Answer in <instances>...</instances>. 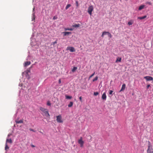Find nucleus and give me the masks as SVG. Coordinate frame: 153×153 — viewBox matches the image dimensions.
Listing matches in <instances>:
<instances>
[{
	"mask_svg": "<svg viewBox=\"0 0 153 153\" xmlns=\"http://www.w3.org/2000/svg\"><path fill=\"white\" fill-rule=\"evenodd\" d=\"M40 110L42 112V114L43 116H44L47 117H50V115L48 113V111L47 109L41 107L40 108Z\"/></svg>",
	"mask_w": 153,
	"mask_h": 153,
	"instance_id": "1",
	"label": "nucleus"
},
{
	"mask_svg": "<svg viewBox=\"0 0 153 153\" xmlns=\"http://www.w3.org/2000/svg\"><path fill=\"white\" fill-rule=\"evenodd\" d=\"M148 143L149 146L147 151V153H153V149L152 148L150 142L149 141H148Z\"/></svg>",
	"mask_w": 153,
	"mask_h": 153,
	"instance_id": "2",
	"label": "nucleus"
},
{
	"mask_svg": "<svg viewBox=\"0 0 153 153\" xmlns=\"http://www.w3.org/2000/svg\"><path fill=\"white\" fill-rule=\"evenodd\" d=\"M56 120L58 123H62L63 122V120L61 115L56 116Z\"/></svg>",
	"mask_w": 153,
	"mask_h": 153,
	"instance_id": "3",
	"label": "nucleus"
},
{
	"mask_svg": "<svg viewBox=\"0 0 153 153\" xmlns=\"http://www.w3.org/2000/svg\"><path fill=\"white\" fill-rule=\"evenodd\" d=\"M93 10V7L92 5H91L88 7V12L90 15H92V12Z\"/></svg>",
	"mask_w": 153,
	"mask_h": 153,
	"instance_id": "4",
	"label": "nucleus"
},
{
	"mask_svg": "<svg viewBox=\"0 0 153 153\" xmlns=\"http://www.w3.org/2000/svg\"><path fill=\"white\" fill-rule=\"evenodd\" d=\"M78 143L80 145V146L82 147L83 146V145L84 143V142L82 140V137H80V139L78 140Z\"/></svg>",
	"mask_w": 153,
	"mask_h": 153,
	"instance_id": "5",
	"label": "nucleus"
},
{
	"mask_svg": "<svg viewBox=\"0 0 153 153\" xmlns=\"http://www.w3.org/2000/svg\"><path fill=\"white\" fill-rule=\"evenodd\" d=\"M144 78L146 79L147 81H151L153 79V78L151 76H146L144 77Z\"/></svg>",
	"mask_w": 153,
	"mask_h": 153,
	"instance_id": "6",
	"label": "nucleus"
},
{
	"mask_svg": "<svg viewBox=\"0 0 153 153\" xmlns=\"http://www.w3.org/2000/svg\"><path fill=\"white\" fill-rule=\"evenodd\" d=\"M69 50L71 52H74L75 51V50L73 47H68V50Z\"/></svg>",
	"mask_w": 153,
	"mask_h": 153,
	"instance_id": "7",
	"label": "nucleus"
},
{
	"mask_svg": "<svg viewBox=\"0 0 153 153\" xmlns=\"http://www.w3.org/2000/svg\"><path fill=\"white\" fill-rule=\"evenodd\" d=\"M102 99L104 100H106V96L105 93H103L102 96Z\"/></svg>",
	"mask_w": 153,
	"mask_h": 153,
	"instance_id": "8",
	"label": "nucleus"
},
{
	"mask_svg": "<svg viewBox=\"0 0 153 153\" xmlns=\"http://www.w3.org/2000/svg\"><path fill=\"white\" fill-rule=\"evenodd\" d=\"M126 88V85L125 84H123L122 85V87L121 88V89L120 91V92L123 91Z\"/></svg>",
	"mask_w": 153,
	"mask_h": 153,
	"instance_id": "9",
	"label": "nucleus"
},
{
	"mask_svg": "<svg viewBox=\"0 0 153 153\" xmlns=\"http://www.w3.org/2000/svg\"><path fill=\"white\" fill-rule=\"evenodd\" d=\"M9 143L10 144L12 143V141L11 139H7L6 140V143Z\"/></svg>",
	"mask_w": 153,
	"mask_h": 153,
	"instance_id": "10",
	"label": "nucleus"
},
{
	"mask_svg": "<svg viewBox=\"0 0 153 153\" xmlns=\"http://www.w3.org/2000/svg\"><path fill=\"white\" fill-rule=\"evenodd\" d=\"M30 61H27L25 62L24 65L25 67L30 65Z\"/></svg>",
	"mask_w": 153,
	"mask_h": 153,
	"instance_id": "11",
	"label": "nucleus"
},
{
	"mask_svg": "<svg viewBox=\"0 0 153 153\" xmlns=\"http://www.w3.org/2000/svg\"><path fill=\"white\" fill-rule=\"evenodd\" d=\"M80 26V25L79 24H75L74 25H72V27H73L74 28V27L75 28H77L79 27Z\"/></svg>",
	"mask_w": 153,
	"mask_h": 153,
	"instance_id": "12",
	"label": "nucleus"
},
{
	"mask_svg": "<svg viewBox=\"0 0 153 153\" xmlns=\"http://www.w3.org/2000/svg\"><path fill=\"white\" fill-rule=\"evenodd\" d=\"M146 17H147V16L145 15V16H143V17H138L137 18V19H141V20H142V19H145Z\"/></svg>",
	"mask_w": 153,
	"mask_h": 153,
	"instance_id": "13",
	"label": "nucleus"
},
{
	"mask_svg": "<svg viewBox=\"0 0 153 153\" xmlns=\"http://www.w3.org/2000/svg\"><path fill=\"white\" fill-rule=\"evenodd\" d=\"M121 58L120 57H118L117 59L115 62H121Z\"/></svg>",
	"mask_w": 153,
	"mask_h": 153,
	"instance_id": "14",
	"label": "nucleus"
},
{
	"mask_svg": "<svg viewBox=\"0 0 153 153\" xmlns=\"http://www.w3.org/2000/svg\"><path fill=\"white\" fill-rule=\"evenodd\" d=\"M73 102L71 101L70 102L69 104L68 105V106L69 107H71L73 105Z\"/></svg>",
	"mask_w": 153,
	"mask_h": 153,
	"instance_id": "15",
	"label": "nucleus"
},
{
	"mask_svg": "<svg viewBox=\"0 0 153 153\" xmlns=\"http://www.w3.org/2000/svg\"><path fill=\"white\" fill-rule=\"evenodd\" d=\"M16 123L18 124V123H23V121L22 120H20L19 121H17L16 120Z\"/></svg>",
	"mask_w": 153,
	"mask_h": 153,
	"instance_id": "16",
	"label": "nucleus"
},
{
	"mask_svg": "<svg viewBox=\"0 0 153 153\" xmlns=\"http://www.w3.org/2000/svg\"><path fill=\"white\" fill-rule=\"evenodd\" d=\"M144 5H141L139 7V9H138L139 10H141L143 9V8H144Z\"/></svg>",
	"mask_w": 153,
	"mask_h": 153,
	"instance_id": "17",
	"label": "nucleus"
},
{
	"mask_svg": "<svg viewBox=\"0 0 153 153\" xmlns=\"http://www.w3.org/2000/svg\"><path fill=\"white\" fill-rule=\"evenodd\" d=\"M77 69V67H73V69H72V72H74Z\"/></svg>",
	"mask_w": 153,
	"mask_h": 153,
	"instance_id": "18",
	"label": "nucleus"
},
{
	"mask_svg": "<svg viewBox=\"0 0 153 153\" xmlns=\"http://www.w3.org/2000/svg\"><path fill=\"white\" fill-rule=\"evenodd\" d=\"M9 147L7 146V143L5 144V150H7V149H9Z\"/></svg>",
	"mask_w": 153,
	"mask_h": 153,
	"instance_id": "19",
	"label": "nucleus"
},
{
	"mask_svg": "<svg viewBox=\"0 0 153 153\" xmlns=\"http://www.w3.org/2000/svg\"><path fill=\"white\" fill-rule=\"evenodd\" d=\"M74 28L73 27L71 28H68V30H73Z\"/></svg>",
	"mask_w": 153,
	"mask_h": 153,
	"instance_id": "20",
	"label": "nucleus"
},
{
	"mask_svg": "<svg viewBox=\"0 0 153 153\" xmlns=\"http://www.w3.org/2000/svg\"><path fill=\"white\" fill-rule=\"evenodd\" d=\"M98 76H96L94 79L93 80V82H94L96 80H97L98 79Z\"/></svg>",
	"mask_w": 153,
	"mask_h": 153,
	"instance_id": "21",
	"label": "nucleus"
},
{
	"mask_svg": "<svg viewBox=\"0 0 153 153\" xmlns=\"http://www.w3.org/2000/svg\"><path fill=\"white\" fill-rule=\"evenodd\" d=\"M107 35H108V36L110 38H111L112 37V35H111V34L108 32V33Z\"/></svg>",
	"mask_w": 153,
	"mask_h": 153,
	"instance_id": "22",
	"label": "nucleus"
},
{
	"mask_svg": "<svg viewBox=\"0 0 153 153\" xmlns=\"http://www.w3.org/2000/svg\"><path fill=\"white\" fill-rule=\"evenodd\" d=\"M98 94H99V93L97 92H94V95L95 96H96L98 95Z\"/></svg>",
	"mask_w": 153,
	"mask_h": 153,
	"instance_id": "23",
	"label": "nucleus"
},
{
	"mask_svg": "<svg viewBox=\"0 0 153 153\" xmlns=\"http://www.w3.org/2000/svg\"><path fill=\"white\" fill-rule=\"evenodd\" d=\"M146 4H148L149 5H152V3L151 2H146Z\"/></svg>",
	"mask_w": 153,
	"mask_h": 153,
	"instance_id": "24",
	"label": "nucleus"
},
{
	"mask_svg": "<svg viewBox=\"0 0 153 153\" xmlns=\"http://www.w3.org/2000/svg\"><path fill=\"white\" fill-rule=\"evenodd\" d=\"M95 72H94L93 74H92L89 77V79H90L95 74Z\"/></svg>",
	"mask_w": 153,
	"mask_h": 153,
	"instance_id": "25",
	"label": "nucleus"
},
{
	"mask_svg": "<svg viewBox=\"0 0 153 153\" xmlns=\"http://www.w3.org/2000/svg\"><path fill=\"white\" fill-rule=\"evenodd\" d=\"M132 22H129L128 23V25H132Z\"/></svg>",
	"mask_w": 153,
	"mask_h": 153,
	"instance_id": "26",
	"label": "nucleus"
},
{
	"mask_svg": "<svg viewBox=\"0 0 153 153\" xmlns=\"http://www.w3.org/2000/svg\"><path fill=\"white\" fill-rule=\"evenodd\" d=\"M113 92V91L112 90H110L109 92V94H110L111 95L112 94Z\"/></svg>",
	"mask_w": 153,
	"mask_h": 153,
	"instance_id": "27",
	"label": "nucleus"
},
{
	"mask_svg": "<svg viewBox=\"0 0 153 153\" xmlns=\"http://www.w3.org/2000/svg\"><path fill=\"white\" fill-rule=\"evenodd\" d=\"M76 6L77 7H78V2L77 1H76Z\"/></svg>",
	"mask_w": 153,
	"mask_h": 153,
	"instance_id": "28",
	"label": "nucleus"
},
{
	"mask_svg": "<svg viewBox=\"0 0 153 153\" xmlns=\"http://www.w3.org/2000/svg\"><path fill=\"white\" fill-rule=\"evenodd\" d=\"M108 32L104 31V32H103L102 33H103V34H104V35H106L107 34Z\"/></svg>",
	"mask_w": 153,
	"mask_h": 153,
	"instance_id": "29",
	"label": "nucleus"
},
{
	"mask_svg": "<svg viewBox=\"0 0 153 153\" xmlns=\"http://www.w3.org/2000/svg\"><path fill=\"white\" fill-rule=\"evenodd\" d=\"M47 105H48L50 106V105H51V103L50 102L48 101V102H47Z\"/></svg>",
	"mask_w": 153,
	"mask_h": 153,
	"instance_id": "30",
	"label": "nucleus"
},
{
	"mask_svg": "<svg viewBox=\"0 0 153 153\" xmlns=\"http://www.w3.org/2000/svg\"><path fill=\"white\" fill-rule=\"evenodd\" d=\"M63 33L64 34V36H66V34H67V32H65L62 33Z\"/></svg>",
	"mask_w": 153,
	"mask_h": 153,
	"instance_id": "31",
	"label": "nucleus"
},
{
	"mask_svg": "<svg viewBox=\"0 0 153 153\" xmlns=\"http://www.w3.org/2000/svg\"><path fill=\"white\" fill-rule=\"evenodd\" d=\"M29 130H30V131H33L34 132H35V131H34L33 129H31V128H30V129H29Z\"/></svg>",
	"mask_w": 153,
	"mask_h": 153,
	"instance_id": "32",
	"label": "nucleus"
},
{
	"mask_svg": "<svg viewBox=\"0 0 153 153\" xmlns=\"http://www.w3.org/2000/svg\"><path fill=\"white\" fill-rule=\"evenodd\" d=\"M72 97L71 96H68V99H71Z\"/></svg>",
	"mask_w": 153,
	"mask_h": 153,
	"instance_id": "33",
	"label": "nucleus"
},
{
	"mask_svg": "<svg viewBox=\"0 0 153 153\" xmlns=\"http://www.w3.org/2000/svg\"><path fill=\"white\" fill-rule=\"evenodd\" d=\"M56 43H57V42L56 41L54 42H52V44H53V45H54Z\"/></svg>",
	"mask_w": 153,
	"mask_h": 153,
	"instance_id": "34",
	"label": "nucleus"
},
{
	"mask_svg": "<svg viewBox=\"0 0 153 153\" xmlns=\"http://www.w3.org/2000/svg\"><path fill=\"white\" fill-rule=\"evenodd\" d=\"M35 19V15H34L33 16V18H32V20H34Z\"/></svg>",
	"mask_w": 153,
	"mask_h": 153,
	"instance_id": "35",
	"label": "nucleus"
},
{
	"mask_svg": "<svg viewBox=\"0 0 153 153\" xmlns=\"http://www.w3.org/2000/svg\"><path fill=\"white\" fill-rule=\"evenodd\" d=\"M57 19V17L55 16H54L53 18V20H55V19Z\"/></svg>",
	"mask_w": 153,
	"mask_h": 153,
	"instance_id": "36",
	"label": "nucleus"
},
{
	"mask_svg": "<svg viewBox=\"0 0 153 153\" xmlns=\"http://www.w3.org/2000/svg\"><path fill=\"white\" fill-rule=\"evenodd\" d=\"M79 99L80 100V101L81 102H82V97H79Z\"/></svg>",
	"mask_w": 153,
	"mask_h": 153,
	"instance_id": "37",
	"label": "nucleus"
},
{
	"mask_svg": "<svg viewBox=\"0 0 153 153\" xmlns=\"http://www.w3.org/2000/svg\"><path fill=\"white\" fill-rule=\"evenodd\" d=\"M71 6L70 4H68V8Z\"/></svg>",
	"mask_w": 153,
	"mask_h": 153,
	"instance_id": "38",
	"label": "nucleus"
},
{
	"mask_svg": "<svg viewBox=\"0 0 153 153\" xmlns=\"http://www.w3.org/2000/svg\"><path fill=\"white\" fill-rule=\"evenodd\" d=\"M59 84H60L61 83V80L60 79H59Z\"/></svg>",
	"mask_w": 153,
	"mask_h": 153,
	"instance_id": "39",
	"label": "nucleus"
},
{
	"mask_svg": "<svg viewBox=\"0 0 153 153\" xmlns=\"http://www.w3.org/2000/svg\"><path fill=\"white\" fill-rule=\"evenodd\" d=\"M150 87V85H147V88L148 89L149 87Z\"/></svg>",
	"mask_w": 153,
	"mask_h": 153,
	"instance_id": "40",
	"label": "nucleus"
},
{
	"mask_svg": "<svg viewBox=\"0 0 153 153\" xmlns=\"http://www.w3.org/2000/svg\"><path fill=\"white\" fill-rule=\"evenodd\" d=\"M31 146L32 147H35V146L33 145V144L31 145Z\"/></svg>",
	"mask_w": 153,
	"mask_h": 153,
	"instance_id": "41",
	"label": "nucleus"
},
{
	"mask_svg": "<svg viewBox=\"0 0 153 153\" xmlns=\"http://www.w3.org/2000/svg\"><path fill=\"white\" fill-rule=\"evenodd\" d=\"M71 32H68V35H69V34H71Z\"/></svg>",
	"mask_w": 153,
	"mask_h": 153,
	"instance_id": "42",
	"label": "nucleus"
},
{
	"mask_svg": "<svg viewBox=\"0 0 153 153\" xmlns=\"http://www.w3.org/2000/svg\"><path fill=\"white\" fill-rule=\"evenodd\" d=\"M11 135V134H8V137H9Z\"/></svg>",
	"mask_w": 153,
	"mask_h": 153,
	"instance_id": "43",
	"label": "nucleus"
},
{
	"mask_svg": "<svg viewBox=\"0 0 153 153\" xmlns=\"http://www.w3.org/2000/svg\"><path fill=\"white\" fill-rule=\"evenodd\" d=\"M104 35L103 34V33H102L101 36L102 37H104Z\"/></svg>",
	"mask_w": 153,
	"mask_h": 153,
	"instance_id": "44",
	"label": "nucleus"
},
{
	"mask_svg": "<svg viewBox=\"0 0 153 153\" xmlns=\"http://www.w3.org/2000/svg\"><path fill=\"white\" fill-rule=\"evenodd\" d=\"M65 97L66 99H67V95H66L65 96Z\"/></svg>",
	"mask_w": 153,
	"mask_h": 153,
	"instance_id": "45",
	"label": "nucleus"
},
{
	"mask_svg": "<svg viewBox=\"0 0 153 153\" xmlns=\"http://www.w3.org/2000/svg\"><path fill=\"white\" fill-rule=\"evenodd\" d=\"M65 9H67V5L65 7Z\"/></svg>",
	"mask_w": 153,
	"mask_h": 153,
	"instance_id": "46",
	"label": "nucleus"
},
{
	"mask_svg": "<svg viewBox=\"0 0 153 153\" xmlns=\"http://www.w3.org/2000/svg\"><path fill=\"white\" fill-rule=\"evenodd\" d=\"M28 72H30V70H28Z\"/></svg>",
	"mask_w": 153,
	"mask_h": 153,
	"instance_id": "47",
	"label": "nucleus"
},
{
	"mask_svg": "<svg viewBox=\"0 0 153 153\" xmlns=\"http://www.w3.org/2000/svg\"><path fill=\"white\" fill-rule=\"evenodd\" d=\"M40 132L41 133H42V132L40 131Z\"/></svg>",
	"mask_w": 153,
	"mask_h": 153,
	"instance_id": "48",
	"label": "nucleus"
}]
</instances>
